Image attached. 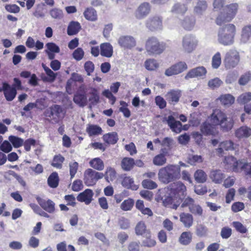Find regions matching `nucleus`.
Instances as JSON below:
<instances>
[{
  "mask_svg": "<svg viewBox=\"0 0 251 251\" xmlns=\"http://www.w3.org/2000/svg\"><path fill=\"white\" fill-rule=\"evenodd\" d=\"M180 168L176 164H168L159 169L158 179L164 184H168L179 179L181 177Z\"/></svg>",
  "mask_w": 251,
  "mask_h": 251,
  "instance_id": "f257e3e1",
  "label": "nucleus"
},
{
  "mask_svg": "<svg viewBox=\"0 0 251 251\" xmlns=\"http://www.w3.org/2000/svg\"><path fill=\"white\" fill-rule=\"evenodd\" d=\"M236 32V28L234 25L227 24L219 29L218 40L220 44L223 45H231L234 43Z\"/></svg>",
  "mask_w": 251,
  "mask_h": 251,
  "instance_id": "f03ea898",
  "label": "nucleus"
},
{
  "mask_svg": "<svg viewBox=\"0 0 251 251\" xmlns=\"http://www.w3.org/2000/svg\"><path fill=\"white\" fill-rule=\"evenodd\" d=\"M208 120L213 126L220 125L225 130L230 129L233 126L232 121H228L226 114L219 109L213 110Z\"/></svg>",
  "mask_w": 251,
  "mask_h": 251,
  "instance_id": "7ed1b4c3",
  "label": "nucleus"
},
{
  "mask_svg": "<svg viewBox=\"0 0 251 251\" xmlns=\"http://www.w3.org/2000/svg\"><path fill=\"white\" fill-rule=\"evenodd\" d=\"M165 49V45L155 37H150L146 41V50L149 54H159Z\"/></svg>",
  "mask_w": 251,
  "mask_h": 251,
  "instance_id": "20e7f679",
  "label": "nucleus"
},
{
  "mask_svg": "<svg viewBox=\"0 0 251 251\" xmlns=\"http://www.w3.org/2000/svg\"><path fill=\"white\" fill-rule=\"evenodd\" d=\"M198 45V39L195 36L192 34L185 35L182 38V50L185 53H192L196 50Z\"/></svg>",
  "mask_w": 251,
  "mask_h": 251,
  "instance_id": "39448f33",
  "label": "nucleus"
},
{
  "mask_svg": "<svg viewBox=\"0 0 251 251\" xmlns=\"http://www.w3.org/2000/svg\"><path fill=\"white\" fill-rule=\"evenodd\" d=\"M65 112L63 108L58 105H53L46 109L44 115L49 117L54 123H57L64 117Z\"/></svg>",
  "mask_w": 251,
  "mask_h": 251,
  "instance_id": "423d86ee",
  "label": "nucleus"
},
{
  "mask_svg": "<svg viewBox=\"0 0 251 251\" xmlns=\"http://www.w3.org/2000/svg\"><path fill=\"white\" fill-rule=\"evenodd\" d=\"M103 177L104 175L102 173L89 168L86 169L84 173V182L88 186H93L99 179Z\"/></svg>",
  "mask_w": 251,
  "mask_h": 251,
  "instance_id": "0eeeda50",
  "label": "nucleus"
},
{
  "mask_svg": "<svg viewBox=\"0 0 251 251\" xmlns=\"http://www.w3.org/2000/svg\"><path fill=\"white\" fill-rule=\"evenodd\" d=\"M239 52L236 50L231 49L226 52L224 62L226 69H231L236 66L240 61Z\"/></svg>",
  "mask_w": 251,
  "mask_h": 251,
  "instance_id": "6e6552de",
  "label": "nucleus"
},
{
  "mask_svg": "<svg viewBox=\"0 0 251 251\" xmlns=\"http://www.w3.org/2000/svg\"><path fill=\"white\" fill-rule=\"evenodd\" d=\"M163 18L155 15L149 17L146 22L147 28L152 31L161 30L163 29Z\"/></svg>",
  "mask_w": 251,
  "mask_h": 251,
  "instance_id": "1a4fd4ad",
  "label": "nucleus"
},
{
  "mask_svg": "<svg viewBox=\"0 0 251 251\" xmlns=\"http://www.w3.org/2000/svg\"><path fill=\"white\" fill-rule=\"evenodd\" d=\"M162 198L163 203L166 207L176 209L181 203V198H178L176 194L168 193Z\"/></svg>",
  "mask_w": 251,
  "mask_h": 251,
  "instance_id": "9d476101",
  "label": "nucleus"
},
{
  "mask_svg": "<svg viewBox=\"0 0 251 251\" xmlns=\"http://www.w3.org/2000/svg\"><path fill=\"white\" fill-rule=\"evenodd\" d=\"M187 69V65L184 62L180 61L171 66L165 70V75L167 76L179 74Z\"/></svg>",
  "mask_w": 251,
  "mask_h": 251,
  "instance_id": "9b49d317",
  "label": "nucleus"
},
{
  "mask_svg": "<svg viewBox=\"0 0 251 251\" xmlns=\"http://www.w3.org/2000/svg\"><path fill=\"white\" fill-rule=\"evenodd\" d=\"M187 69V65L184 62L180 61L171 66L165 70V75L167 76L179 74Z\"/></svg>",
  "mask_w": 251,
  "mask_h": 251,
  "instance_id": "f8f14e48",
  "label": "nucleus"
},
{
  "mask_svg": "<svg viewBox=\"0 0 251 251\" xmlns=\"http://www.w3.org/2000/svg\"><path fill=\"white\" fill-rule=\"evenodd\" d=\"M151 7L148 2L141 4L135 12V16L138 19H143L150 12Z\"/></svg>",
  "mask_w": 251,
  "mask_h": 251,
  "instance_id": "ddd939ff",
  "label": "nucleus"
},
{
  "mask_svg": "<svg viewBox=\"0 0 251 251\" xmlns=\"http://www.w3.org/2000/svg\"><path fill=\"white\" fill-rule=\"evenodd\" d=\"M181 96V91L178 89L171 90L165 95V98L168 101L174 105L179 101Z\"/></svg>",
  "mask_w": 251,
  "mask_h": 251,
  "instance_id": "4468645a",
  "label": "nucleus"
},
{
  "mask_svg": "<svg viewBox=\"0 0 251 251\" xmlns=\"http://www.w3.org/2000/svg\"><path fill=\"white\" fill-rule=\"evenodd\" d=\"M237 148V145L235 144L231 140H226L220 143L219 148L217 149V151L219 155L224 153V151H233Z\"/></svg>",
  "mask_w": 251,
  "mask_h": 251,
  "instance_id": "2eb2a0df",
  "label": "nucleus"
},
{
  "mask_svg": "<svg viewBox=\"0 0 251 251\" xmlns=\"http://www.w3.org/2000/svg\"><path fill=\"white\" fill-rule=\"evenodd\" d=\"M186 190V186L181 181H176L172 184L171 190H169L171 193L176 194L178 198L185 194Z\"/></svg>",
  "mask_w": 251,
  "mask_h": 251,
  "instance_id": "dca6fc26",
  "label": "nucleus"
},
{
  "mask_svg": "<svg viewBox=\"0 0 251 251\" xmlns=\"http://www.w3.org/2000/svg\"><path fill=\"white\" fill-rule=\"evenodd\" d=\"M165 119L167 124L173 132L176 133H179L181 131V123L178 121L175 120L174 117L173 116H169Z\"/></svg>",
  "mask_w": 251,
  "mask_h": 251,
  "instance_id": "f3484780",
  "label": "nucleus"
},
{
  "mask_svg": "<svg viewBox=\"0 0 251 251\" xmlns=\"http://www.w3.org/2000/svg\"><path fill=\"white\" fill-rule=\"evenodd\" d=\"M37 201L41 207L47 212L50 213H52L55 211V203L53 201L50 200L46 201L40 197L37 198Z\"/></svg>",
  "mask_w": 251,
  "mask_h": 251,
  "instance_id": "a211bd4d",
  "label": "nucleus"
},
{
  "mask_svg": "<svg viewBox=\"0 0 251 251\" xmlns=\"http://www.w3.org/2000/svg\"><path fill=\"white\" fill-rule=\"evenodd\" d=\"M2 85L3 91L6 100L8 101H12L16 96V89L14 87H11L6 82H3Z\"/></svg>",
  "mask_w": 251,
  "mask_h": 251,
  "instance_id": "6ab92c4d",
  "label": "nucleus"
},
{
  "mask_svg": "<svg viewBox=\"0 0 251 251\" xmlns=\"http://www.w3.org/2000/svg\"><path fill=\"white\" fill-rule=\"evenodd\" d=\"M119 45L124 48H131L136 45L135 39L131 36H123L118 40Z\"/></svg>",
  "mask_w": 251,
  "mask_h": 251,
  "instance_id": "aec40b11",
  "label": "nucleus"
},
{
  "mask_svg": "<svg viewBox=\"0 0 251 251\" xmlns=\"http://www.w3.org/2000/svg\"><path fill=\"white\" fill-rule=\"evenodd\" d=\"M251 38V25L249 24L243 26L241 29L240 42L242 44L247 43Z\"/></svg>",
  "mask_w": 251,
  "mask_h": 251,
  "instance_id": "412c9836",
  "label": "nucleus"
},
{
  "mask_svg": "<svg viewBox=\"0 0 251 251\" xmlns=\"http://www.w3.org/2000/svg\"><path fill=\"white\" fill-rule=\"evenodd\" d=\"M196 20L192 16H186L180 22L181 27L186 30L191 31L195 27Z\"/></svg>",
  "mask_w": 251,
  "mask_h": 251,
  "instance_id": "4be33fe9",
  "label": "nucleus"
},
{
  "mask_svg": "<svg viewBox=\"0 0 251 251\" xmlns=\"http://www.w3.org/2000/svg\"><path fill=\"white\" fill-rule=\"evenodd\" d=\"M93 195L92 190L87 189L77 196V200L80 202H85L86 204H89L92 201Z\"/></svg>",
  "mask_w": 251,
  "mask_h": 251,
  "instance_id": "5701e85b",
  "label": "nucleus"
},
{
  "mask_svg": "<svg viewBox=\"0 0 251 251\" xmlns=\"http://www.w3.org/2000/svg\"><path fill=\"white\" fill-rule=\"evenodd\" d=\"M207 73L206 69L203 67H198L193 69L187 74L185 78H193L205 76Z\"/></svg>",
  "mask_w": 251,
  "mask_h": 251,
  "instance_id": "b1692460",
  "label": "nucleus"
},
{
  "mask_svg": "<svg viewBox=\"0 0 251 251\" xmlns=\"http://www.w3.org/2000/svg\"><path fill=\"white\" fill-rule=\"evenodd\" d=\"M180 221L184 227L190 228L194 223V218L192 214L188 213L182 212L179 215Z\"/></svg>",
  "mask_w": 251,
  "mask_h": 251,
  "instance_id": "393cba45",
  "label": "nucleus"
},
{
  "mask_svg": "<svg viewBox=\"0 0 251 251\" xmlns=\"http://www.w3.org/2000/svg\"><path fill=\"white\" fill-rule=\"evenodd\" d=\"M226 176L220 170H212L210 172L209 177L212 181L216 184L221 183Z\"/></svg>",
  "mask_w": 251,
  "mask_h": 251,
  "instance_id": "a878e982",
  "label": "nucleus"
},
{
  "mask_svg": "<svg viewBox=\"0 0 251 251\" xmlns=\"http://www.w3.org/2000/svg\"><path fill=\"white\" fill-rule=\"evenodd\" d=\"M89 164L95 171H101L104 168V162L100 157L92 158L89 161Z\"/></svg>",
  "mask_w": 251,
  "mask_h": 251,
  "instance_id": "bb28decb",
  "label": "nucleus"
},
{
  "mask_svg": "<svg viewBox=\"0 0 251 251\" xmlns=\"http://www.w3.org/2000/svg\"><path fill=\"white\" fill-rule=\"evenodd\" d=\"M229 16L230 15L227 13L224 9L223 11L221 12L216 18V24L218 25H221L225 23L230 22L233 18L232 17L229 18Z\"/></svg>",
  "mask_w": 251,
  "mask_h": 251,
  "instance_id": "cd10ccee",
  "label": "nucleus"
},
{
  "mask_svg": "<svg viewBox=\"0 0 251 251\" xmlns=\"http://www.w3.org/2000/svg\"><path fill=\"white\" fill-rule=\"evenodd\" d=\"M100 54L102 56L111 57L113 55V47L108 43H102L100 46Z\"/></svg>",
  "mask_w": 251,
  "mask_h": 251,
  "instance_id": "c85d7f7f",
  "label": "nucleus"
},
{
  "mask_svg": "<svg viewBox=\"0 0 251 251\" xmlns=\"http://www.w3.org/2000/svg\"><path fill=\"white\" fill-rule=\"evenodd\" d=\"M135 232L138 235H143L145 237L150 236V232L146 228L144 222L140 221L137 224L135 227Z\"/></svg>",
  "mask_w": 251,
  "mask_h": 251,
  "instance_id": "c756f323",
  "label": "nucleus"
},
{
  "mask_svg": "<svg viewBox=\"0 0 251 251\" xmlns=\"http://www.w3.org/2000/svg\"><path fill=\"white\" fill-rule=\"evenodd\" d=\"M42 66L48 75L47 77H43V80L44 81L49 82H53L54 81L57 76V74L54 73L50 69L46 66L44 64H42Z\"/></svg>",
  "mask_w": 251,
  "mask_h": 251,
  "instance_id": "7c9ffc66",
  "label": "nucleus"
},
{
  "mask_svg": "<svg viewBox=\"0 0 251 251\" xmlns=\"http://www.w3.org/2000/svg\"><path fill=\"white\" fill-rule=\"evenodd\" d=\"M221 104L225 106H229L233 104L235 100L234 97L229 94L222 95L218 99Z\"/></svg>",
  "mask_w": 251,
  "mask_h": 251,
  "instance_id": "2f4dec72",
  "label": "nucleus"
},
{
  "mask_svg": "<svg viewBox=\"0 0 251 251\" xmlns=\"http://www.w3.org/2000/svg\"><path fill=\"white\" fill-rule=\"evenodd\" d=\"M207 8V3L205 0L198 1L194 7V12L199 15H202Z\"/></svg>",
  "mask_w": 251,
  "mask_h": 251,
  "instance_id": "473e14b6",
  "label": "nucleus"
},
{
  "mask_svg": "<svg viewBox=\"0 0 251 251\" xmlns=\"http://www.w3.org/2000/svg\"><path fill=\"white\" fill-rule=\"evenodd\" d=\"M251 135V128L243 126L238 128L235 132V135L238 138H248Z\"/></svg>",
  "mask_w": 251,
  "mask_h": 251,
  "instance_id": "72a5a7b5",
  "label": "nucleus"
},
{
  "mask_svg": "<svg viewBox=\"0 0 251 251\" xmlns=\"http://www.w3.org/2000/svg\"><path fill=\"white\" fill-rule=\"evenodd\" d=\"M122 184L124 187L128 189H131L132 190H136L138 188V185L134 183L133 179L130 176L125 177Z\"/></svg>",
  "mask_w": 251,
  "mask_h": 251,
  "instance_id": "f704fd0d",
  "label": "nucleus"
},
{
  "mask_svg": "<svg viewBox=\"0 0 251 251\" xmlns=\"http://www.w3.org/2000/svg\"><path fill=\"white\" fill-rule=\"evenodd\" d=\"M192 234L189 231H185L182 232L180 235L178 241L181 245H188L192 241Z\"/></svg>",
  "mask_w": 251,
  "mask_h": 251,
  "instance_id": "c9c22d12",
  "label": "nucleus"
},
{
  "mask_svg": "<svg viewBox=\"0 0 251 251\" xmlns=\"http://www.w3.org/2000/svg\"><path fill=\"white\" fill-rule=\"evenodd\" d=\"M86 131L90 136H97L101 134L102 131L101 128L98 125H88Z\"/></svg>",
  "mask_w": 251,
  "mask_h": 251,
  "instance_id": "e433bc0d",
  "label": "nucleus"
},
{
  "mask_svg": "<svg viewBox=\"0 0 251 251\" xmlns=\"http://www.w3.org/2000/svg\"><path fill=\"white\" fill-rule=\"evenodd\" d=\"M194 177L197 183H203L206 182L207 176L203 170L199 169L194 173Z\"/></svg>",
  "mask_w": 251,
  "mask_h": 251,
  "instance_id": "4c0bfd02",
  "label": "nucleus"
},
{
  "mask_svg": "<svg viewBox=\"0 0 251 251\" xmlns=\"http://www.w3.org/2000/svg\"><path fill=\"white\" fill-rule=\"evenodd\" d=\"M214 126L208 123H204L201 126V131L204 135H213L215 133Z\"/></svg>",
  "mask_w": 251,
  "mask_h": 251,
  "instance_id": "58836bf2",
  "label": "nucleus"
},
{
  "mask_svg": "<svg viewBox=\"0 0 251 251\" xmlns=\"http://www.w3.org/2000/svg\"><path fill=\"white\" fill-rule=\"evenodd\" d=\"M187 9L188 7L186 4L181 3H176L173 6L171 11L175 14L183 15L186 13Z\"/></svg>",
  "mask_w": 251,
  "mask_h": 251,
  "instance_id": "ea45409f",
  "label": "nucleus"
},
{
  "mask_svg": "<svg viewBox=\"0 0 251 251\" xmlns=\"http://www.w3.org/2000/svg\"><path fill=\"white\" fill-rule=\"evenodd\" d=\"M83 15L86 19L91 21H95L97 20V14L96 11L93 8H87L83 13Z\"/></svg>",
  "mask_w": 251,
  "mask_h": 251,
  "instance_id": "a19ab883",
  "label": "nucleus"
},
{
  "mask_svg": "<svg viewBox=\"0 0 251 251\" xmlns=\"http://www.w3.org/2000/svg\"><path fill=\"white\" fill-rule=\"evenodd\" d=\"M134 165V160L133 158L125 157L121 162L122 168L126 171L130 170Z\"/></svg>",
  "mask_w": 251,
  "mask_h": 251,
  "instance_id": "79ce46f5",
  "label": "nucleus"
},
{
  "mask_svg": "<svg viewBox=\"0 0 251 251\" xmlns=\"http://www.w3.org/2000/svg\"><path fill=\"white\" fill-rule=\"evenodd\" d=\"M103 175L106 181L107 182L112 181L116 177V172L115 169L111 167H108Z\"/></svg>",
  "mask_w": 251,
  "mask_h": 251,
  "instance_id": "37998d69",
  "label": "nucleus"
},
{
  "mask_svg": "<svg viewBox=\"0 0 251 251\" xmlns=\"http://www.w3.org/2000/svg\"><path fill=\"white\" fill-rule=\"evenodd\" d=\"M103 140L108 144H115L117 143L118 137L115 132L109 133L103 136Z\"/></svg>",
  "mask_w": 251,
  "mask_h": 251,
  "instance_id": "c03bdc74",
  "label": "nucleus"
},
{
  "mask_svg": "<svg viewBox=\"0 0 251 251\" xmlns=\"http://www.w3.org/2000/svg\"><path fill=\"white\" fill-rule=\"evenodd\" d=\"M223 84V81L219 77H216L209 80L207 86L210 89L215 90L219 88Z\"/></svg>",
  "mask_w": 251,
  "mask_h": 251,
  "instance_id": "a18cd8bd",
  "label": "nucleus"
},
{
  "mask_svg": "<svg viewBox=\"0 0 251 251\" xmlns=\"http://www.w3.org/2000/svg\"><path fill=\"white\" fill-rule=\"evenodd\" d=\"M81 28L79 23L77 22H72L69 25L67 29V33L69 35H73L76 34Z\"/></svg>",
  "mask_w": 251,
  "mask_h": 251,
  "instance_id": "49530a36",
  "label": "nucleus"
},
{
  "mask_svg": "<svg viewBox=\"0 0 251 251\" xmlns=\"http://www.w3.org/2000/svg\"><path fill=\"white\" fill-rule=\"evenodd\" d=\"M238 9V4L237 3H233L227 5L224 8V10L226 11L227 13L230 15L229 18L232 17L234 18L236 15Z\"/></svg>",
  "mask_w": 251,
  "mask_h": 251,
  "instance_id": "de8ad7c7",
  "label": "nucleus"
},
{
  "mask_svg": "<svg viewBox=\"0 0 251 251\" xmlns=\"http://www.w3.org/2000/svg\"><path fill=\"white\" fill-rule=\"evenodd\" d=\"M167 162V158L164 153H161L154 156L153 159V163L156 166H161L164 165Z\"/></svg>",
  "mask_w": 251,
  "mask_h": 251,
  "instance_id": "09e8293b",
  "label": "nucleus"
},
{
  "mask_svg": "<svg viewBox=\"0 0 251 251\" xmlns=\"http://www.w3.org/2000/svg\"><path fill=\"white\" fill-rule=\"evenodd\" d=\"M159 66L157 61L154 59H148L145 62V67L149 71H154Z\"/></svg>",
  "mask_w": 251,
  "mask_h": 251,
  "instance_id": "8fccbe9b",
  "label": "nucleus"
},
{
  "mask_svg": "<svg viewBox=\"0 0 251 251\" xmlns=\"http://www.w3.org/2000/svg\"><path fill=\"white\" fill-rule=\"evenodd\" d=\"M59 177L56 172L52 173L48 179L49 186L52 188H56L58 185Z\"/></svg>",
  "mask_w": 251,
  "mask_h": 251,
  "instance_id": "3c124183",
  "label": "nucleus"
},
{
  "mask_svg": "<svg viewBox=\"0 0 251 251\" xmlns=\"http://www.w3.org/2000/svg\"><path fill=\"white\" fill-rule=\"evenodd\" d=\"M74 101L80 106H84L86 104L87 98L82 94H76L74 97Z\"/></svg>",
  "mask_w": 251,
  "mask_h": 251,
  "instance_id": "603ef678",
  "label": "nucleus"
},
{
  "mask_svg": "<svg viewBox=\"0 0 251 251\" xmlns=\"http://www.w3.org/2000/svg\"><path fill=\"white\" fill-rule=\"evenodd\" d=\"M181 205L180 207L181 208H186L188 207L189 210L191 208V207L195 204V200L191 197H187V198H184L182 199L181 198Z\"/></svg>",
  "mask_w": 251,
  "mask_h": 251,
  "instance_id": "864d4df0",
  "label": "nucleus"
},
{
  "mask_svg": "<svg viewBox=\"0 0 251 251\" xmlns=\"http://www.w3.org/2000/svg\"><path fill=\"white\" fill-rule=\"evenodd\" d=\"M64 159V158L61 155H55L53 157L51 165L55 168L60 169L62 168V164Z\"/></svg>",
  "mask_w": 251,
  "mask_h": 251,
  "instance_id": "5fc2aeb1",
  "label": "nucleus"
},
{
  "mask_svg": "<svg viewBox=\"0 0 251 251\" xmlns=\"http://www.w3.org/2000/svg\"><path fill=\"white\" fill-rule=\"evenodd\" d=\"M237 101L245 104L251 100V92H246L240 95L237 100Z\"/></svg>",
  "mask_w": 251,
  "mask_h": 251,
  "instance_id": "6e6d98bb",
  "label": "nucleus"
},
{
  "mask_svg": "<svg viewBox=\"0 0 251 251\" xmlns=\"http://www.w3.org/2000/svg\"><path fill=\"white\" fill-rule=\"evenodd\" d=\"M221 64V55L219 52H217L212 58V67L214 69L218 68Z\"/></svg>",
  "mask_w": 251,
  "mask_h": 251,
  "instance_id": "4d7b16f0",
  "label": "nucleus"
},
{
  "mask_svg": "<svg viewBox=\"0 0 251 251\" xmlns=\"http://www.w3.org/2000/svg\"><path fill=\"white\" fill-rule=\"evenodd\" d=\"M134 205V201L131 199L125 200L121 205V208L124 211L130 210Z\"/></svg>",
  "mask_w": 251,
  "mask_h": 251,
  "instance_id": "13d9d810",
  "label": "nucleus"
},
{
  "mask_svg": "<svg viewBox=\"0 0 251 251\" xmlns=\"http://www.w3.org/2000/svg\"><path fill=\"white\" fill-rule=\"evenodd\" d=\"M9 141L12 144L14 147L17 148L22 146L24 144V140L18 137L14 136H10L9 137Z\"/></svg>",
  "mask_w": 251,
  "mask_h": 251,
  "instance_id": "bf43d9fd",
  "label": "nucleus"
},
{
  "mask_svg": "<svg viewBox=\"0 0 251 251\" xmlns=\"http://www.w3.org/2000/svg\"><path fill=\"white\" fill-rule=\"evenodd\" d=\"M246 164H247V162H244L240 160L237 161L236 160L232 167L233 171L237 172L242 170L245 171L246 167Z\"/></svg>",
  "mask_w": 251,
  "mask_h": 251,
  "instance_id": "052dcab7",
  "label": "nucleus"
},
{
  "mask_svg": "<svg viewBox=\"0 0 251 251\" xmlns=\"http://www.w3.org/2000/svg\"><path fill=\"white\" fill-rule=\"evenodd\" d=\"M189 211L196 216H202L203 214V210L201 207L195 203L193 206L189 210Z\"/></svg>",
  "mask_w": 251,
  "mask_h": 251,
  "instance_id": "680f3d73",
  "label": "nucleus"
},
{
  "mask_svg": "<svg viewBox=\"0 0 251 251\" xmlns=\"http://www.w3.org/2000/svg\"><path fill=\"white\" fill-rule=\"evenodd\" d=\"M251 80V73L247 72L241 76L238 83L240 85H245Z\"/></svg>",
  "mask_w": 251,
  "mask_h": 251,
  "instance_id": "e2e57ef3",
  "label": "nucleus"
},
{
  "mask_svg": "<svg viewBox=\"0 0 251 251\" xmlns=\"http://www.w3.org/2000/svg\"><path fill=\"white\" fill-rule=\"evenodd\" d=\"M69 171L71 178H73L77 173L78 164L76 162H71L69 163Z\"/></svg>",
  "mask_w": 251,
  "mask_h": 251,
  "instance_id": "0e129e2a",
  "label": "nucleus"
},
{
  "mask_svg": "<svg viewBox=\"0 0 251 251\" xmlns=\"http://www.w3.org/2000/svg\"><path fill=\"white\" fill-rule=\"evenodd\" d=\"M143 187L149 189H153L156 188L157 186V184L150 179H145L142 182Z\"/></svg>",
  "mask_w": 251,
  "mask_h": 251,
  "instance_id": "69168bd1",
  "label": "nucleus"
},
{
  "mask_svg": "<svg viewBox=\"0 0 251 251\" xmlns=\"http://www.w3.org/2000/svg\"><path fill=\"white\" fill-rule=\"evenodd\" d=\"M50 14L51 17L54 19H60L63 16L62 11L57 8H54L50 10Z\"/></svg>",
  "mask_w": 251,
  "mask_h": 251,
  "instance_id": "338daca9",
  "label": "nucleus"
},
{
  "mask_svg": "<svg viewBox=\"0 0 251 251\" xmlns=\"http://www.w3.org/2000/svg\"><path fill=\"white\" fill-rule=\"evenodd\" d=\"M140 242L139 241L130 242L127 246L128 251H140Z\"/></svg>",
  "mask_w": 251,
  "mask_h": 251,
  "instance_id": "774afa93",
  "label": "nucleus"
}]
</instances>
